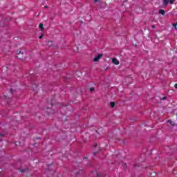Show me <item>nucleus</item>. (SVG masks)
I'll use <instances>...</instances> for the list:
<instances>
[{
    "label": "nucleus",
    "instance_id": "nucleus-10",
    "mask_svg": "<svg viewBox=\"0 0 177 177\" xmlns=\"http://www.w3.org/2000/svg\"><path fill=\"white\" fill-rule=\"evenodd\" d=\"M176 26H177V22L176 24H173V27H174L175 30H177Z\"/></svg>",
    "mask_w": 177,
    "mask_h": 177
},
{
    "label": "nucleus",
    "instance_id": "nucleus-17",
    "mask_svg": "<svg viewBox=\"0 0 177 177\" xmlns=\"http://www.w3.org/2000/svg\"><path fill=\"white\" fill-rule=\"evenodd\" d=\"M19 53H21V51H19Z\"/></svg>",
    "mask_w": 177,
    "mask_h": 177
},
{
    "label": "nucleus",
    "instance_id": "nucleus-1",
    "mask_svg": "<svg viewBox=\"0 0 177 177\" xmlns=\"http://www.w3.org/2000/svg\"><path fill=\"white\" fill-rule=\"evenodd\" d=\"M103 56V55L102 54H98L94 59H93V62H99V60H100V59H102V57Z\"/></svg>",
    "mask_w": 177,
    "mask_h": 177
},
{
    "label": "nucleus",
    "instance_id": "nucleus-2",
    "mask_svg": "<svg viewBox=\"0 0 177 177\" xmlns=\"http://www.w3.org/2000/svg\"><path fill=\"white\" fill-rule=\"evenodd\" d=\"M112 63H113V64H115V66H118V64H120V61H118L117 58H113L112 59Z\"/></svg>",
    "mask_w": 177,
    "mask_h": 177
},
{
    "label": "nucleus",
    "instance_id": "nucleus-15",
    "mask_svg": "<svg viewBox=\"0 0 177 177\" xmlns=\"http://www.w3.org/2000/svg\"><path fill=\"white\" fill-rule=\"evenodd\" d=\"M165 99H167V97H164L162 98V100H165Z\"/></svg>",
    "mask_w": 177,
    "mask_h": 177
},
{
    "label": "nucleus",
    "instance_id": "nucleus-18",
    "mask_svg": "<svg viewBox=\"0 0 177 177\" xmlns=\"http://www.w3.org/2000/svg\"><path fill=\"white\" fill-rule=\"evenodd\" d=\"M97 177H99V174H97Z\"/></svg>",
    "mask_w": 177,
    "mask_h": 177
},
{
    "label": "nucleus",
    "instance_id": "nucleus-9",
    "mask_svg": "<svg viewBox=\"0 0 177 177\" xmlns=\"http://www.w3.org/2000/svg\"><path fill=\"white\" fill-rule=\"evenodd\" d=\"M168 122H169V124H170L171 125H175V122H172V121H171V120H169Z\"/></svg>",
    "mask_w": 177,
    "mask_h": 177
},
{
    "label": "nucleus",
    "instance_id": "nucleus-16",
    "mask_svg": "<svg viewBox=\"0 0 177 177\" xmlns=\"http://www.w3.org/2000/svg\"><path fill=\"white\" fill-rule=\"evenodd\" d=\"M156 26H154V25L152 26V28H154Z\"/></svg>",
    "mask_w": 177,
    "mask_h": 177
},
{
    "label": "nucleus",
    "instance_id": "nucleus-14",
    "mask_svg": "<svg viewBox=\"0 0 177 177\" xmlns=\"http://www.w3.org/2000/svg\"><path fill=\"white\" fill-rule=\"evenodd\" d=\"M174 88H176L177 89V84H176L174 85Z\"/></svg>",
    "mask_w": 177,
    "mask_h": 177
},
{
    "label": "nucleus",
    "instance_id": "nucleus-3",
    "mask_svg": "<svg viewBox=\"0 0 177 177\" xmlns=\"http://www.w3.org/2000/svg\"><path fill=\"white\" fill-rule=\"evenodd\" d=\"M162 2L165 6H167L168 3H169V0H162Z\"/></svg>",
    "mask_w": 177,
    "mask_h": 177
},
{
    "label": "nucleus",
    "instance_id": "nucleus-12",
    "mask_svg": "<svg viewBox=\"0 0 177 177\" xmlns=\"http://www.w3.org/2000/svg\"><path fill=\"white\" fill-rule=\"evenodd\" d=\"M39 38L41 39L44 38V36H43V35H41V36H39Z\"/></svg>",
    "mask_w": 177,
    "mask_h": 177
},
{
    "label": "nucleus",
    "instance_id": "nucleus-7",
    "mask_svg": "<svg viewBox=\"0 0 177 177\" xmlns=\"http://www.w3.org/2000/svg\"><path fill=\"white\" fill-rule=\"evenodd\" d=\"M169 2L171 5H172L175 2V0H169Z\"/></svg>",
    "mask_w": 177,
    "mask_h": 177
},
{
    "label": "nucleus",
    "instance_id": "nucleus-4",
    "mask_svg": "<svg viewBox=\"0 0 177 177\" xmlns=\"http://www.w3.org/2000/svg\"><path fill=\"white\" fill-rule=\"evenodd\" d=\"M159 14L162 15V16H165V11L164 10H159Z\"/></svg>",
    "mask_w": 177,
    "mask_h": 177
},
{
    "label": "nucleus",
    "instance_id": "nucleus-11",
    "mask_svg": "<svg viewBox=\"0 0 177 177\" xmlns=\"http://www.w3.org/2000/svg\"><path fill=\"white\" fill-rule=\"evenodd\" d=\"M90 91L91 92H93V91H95V88L93 87L90 88Z\"/></svg>",
    "mask_w": 177,
    "mask_h": 177
},
{
    "label": "nucleus",
    "instance_id": "nucleus-5",
    "mask_svg": "<svg viewBox=\"0 0 177 177\" xmlns=\"http://www.w3.org/2000/svg\"><path fill=\"white\" fill-rule=\"evenodd\" d=\"M39 28H40L41 30H44V24H40L39 25Z\"/></svg>",
    "mask_w": 177,
    "mask_h": 177
},
{
    "label": "nucleus",
    "instance_id": "nucleus-6",
    "mask_svg": "<svg viewBox=\"0 0 177 177\" xmlns=\"http://www.w3.org/2000/svg\"><path fill=\"white\" fill-rule=\"evenodd\" d=\"M48 46H52L53 45V42L52 41H48Z\"/></svg>",
    "mask_w": 177,
    "mask_h": 177
},
{
    "label": "nucleus",
    "instance_id": "nucleus-8",
    "mask_svg": "<svg viewBox=\"0 0 177 177\" xmlns=\"http://www.w3.org/2000/svg\"><path fill=\"white\" fill-rule=\"evenodd\" d=\"M110 104H111V107H114L115 106V103L114 102H111Z\"/></svg>",
    "mask_w": 177,
    "mask_h": 177
},
{
    "label": "nucleus",
    "instance_id": "nucleus-13",
    "mask_svg": "<svg viewBox=\"0 0 177 177\" xmlns=\"http://www.w3.org/2000/svg\"><path fill=\"white\" fill-rule=\"evenodd\" d=\"M95 3H96V2H99V0H94Z\"/></svg>",
    "mask_w": 177,
    "mask_h": 177
}]
</instances>
